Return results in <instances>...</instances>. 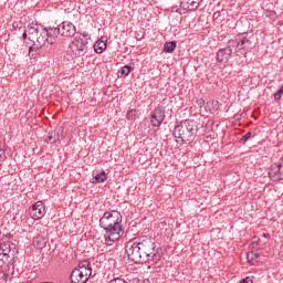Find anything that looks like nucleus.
<instances>
[{
    "instance_id": "aec40b11",
    "label": "nucleus",
    "mask_w": 283,
    "mask_h": 283,
    "mask_svg": "<svg viewBox=\"0 0 283 283\" xmlns=\"http://www.w3.org/2000/svg\"><path fill=\"white\" fill-rule=\"evenodd\" d=\"M93 48L96 54H103L107 50V40H97Z\"/></svg>"
},
{
    "instance_id": "2eb2a0df",
    "label": "nucleus",
    "mask_w": 283,
    "mask_h": 283,
    "mask_svg": "<svg viewBox=\"0 0 283 283\" xmlns=\"http://www.w3.org/2000/svg\"><path fill=\"white\" fill-rule=\"evenodd\" d=\"M61 134H63V127H57L54 130L50 132L46 142L50 143V145H54L55 143H59L61 138Z\"/></svg>"
},
{
    "instance_id": "ddd939ff",
    "label": "nucleus",
    "mask_w": 283,
    "mask_h": 283,
    "mask_svg": "<svg viewBox=\"0 0 283 283\" xmlns=\"http://www.w3.org/2000/svg\"><path fill=\"white\" fill-rule=\"evenodd\" d=\"M232 54L233 49H231L229 45L223 49H219L216 53V61L217 63H229Z\"/></svg>"
},
{
    "instance_id": "423d86ee",
    "label": "nucleus",
    "mask_w": 283,
    "mask_h": 283,
    "mask_svg": "<svg viewBox=\"0 0 283 283\" xmlns=\"http://www.w3.org/2000/svg\"><path fill=\"white\" fill-rule=\"evenodd\" d=\"M123 223V214H120L117 210H112L109 212H105L103 217L99 219V227L109 226V224H122Z\"/></svg>"
},
{
    "instance_id": "f704fd0d",
    "label": "nucleus",
    "mask_w": 283,
    "mask_h": 283,
    "mask_svg": "<svg viewBox=\"0 0 283 283\" xmlns=\"http://www.w3.org/2000/svg\"><path fill=\"white\" fill-rule=\"evenodd\" d=\"M268 13H269V17H272V18H275L276 17V12L275 11H273V10H270V11H268Z\"/></svg>"
},
{
    "instance_id": "7c9ffc66",
    "label": "nucleus",
    "mask_w": 283,
    "mask_h": 283,
    "mask_svg": "<svg viewBox=\"0 0 283 283\" xmlns=\"http://www.w3.org/2000/svg\"><path fill=\"white\" fill-rule=\"evenodd\" d=\"M108 283H127V281H125V279L116 277L111 280Z\"/></svg>"
},
{
    "instance_id": "f257e3e1",
    "label": "nucleus",
    "mask_w": 283,
    "mask_h": 283,
    "mask_svg": "<svg viewBox=\"0 0 283 283\" xmlns=\"http://www.w3.org/2000/svg\"><path fill=\"white\" fill-rule=\"evenodd\" d=\"M176 143L185 145V143H193L198 136V122L195 119H184L177 124L172 130Z\"/></svg>"
},
{
    "instance_id": "b1692460",
    "label": "nucleus",
    "mask_w": 283,
    "mask_h": 283,
    "mask_svg": "<svg viewBox=\"0 0 283 283\" xmlns=\"http://www.w3.org/2000/svg\"><path fill=\"white\" fill-rule=\"evenodd\" d=\"M260 258V253H256L254 251H250L247 253V261L248 263H250L252 266L253 264H255V260H258Z\"/></svg>"
},
{
    "instance_id": "39448f33",
    "label": "nucleus",
    "mask_w": 283,
    "mask_h": 283,
    "mask_svg": "<svg viewBox=\"0 0 283 283\" xmlns=\"http://www.w3.org/2000/svg\"><path fill=\"white\" fill-rule=\"evenodd\" d=\"M125 253L129 262H134V264H144L143 258L140 256V252L138 250V245L136 244V241H129L125 245Z\"/></svg>"
},
{
    "instance_id": "473e14b6",
    "label": "nucleus",
    "mask_w": 283,
    "mask_h": 283,
    "mask_svg": "<svg viewBox=\"0 0 283 283\" xmlns=\"http://www.w3.org/2000/svg\"><path fill=\"white\" fill-rule=\"evenodd\" d=\"M239 283H253V279L251 276H247L245 279H241Z\"/></svg>"
},
{
    "instance_id": "ea45409f",
    "label": "nucleus",
    "mask_w": 283,
    "mask_h": 283,
    "mask_svg": "<svg viewBox=\"0 0 283 283\" xmlns=\"http://www.w3.org/2000/svg\"><path fill=\"white\" fill-rule=\"evenodd\" d=\"M139 283H149V279H146L144 281H139Z\"/></svg>"
},
{
    "instance_id": "412c9836",
    "label": "nucleus",
    "mask_w": 283,
    "mask_h": 283,
    "mask_svg": "<svg viewBox=\"0 0 283 283\" xmlns=\"http://www.w3.org/2000/svg\"><path fill=\"white\" fill-rule=\"evenodd\" d=\"M75 269H80V271H83L84 273L92 275V263L87 260L81 261L77 264V268Z\"/></svg>"
},
{
    "instance_id": "4c0bfd02",
    "label": "nucleus",
    "mask_w": 283,
    "mask_h": 283,
    "mask_svg": "<svg viewBox=\"0 0 283 283\" xmlns=\"http://www.w3.org/2000/svg\"><path fill=\"white\" fill-rule=\"evenodd\" d=\"M22 39H23V41H25V39H28V31H24V32H23Z\"/></svg>"
},
{
    "instance_id": "72a5a7b5",
    "label": "nucleus",
    "mask_w": 283,
    "mask_h": 283,
    "mask_svg": "<svg viewBox=\"0 0 283 283\" xmlns=\"http://www.w3.org/2000/svg\"><path fill=\"white\" fill-rule=\"evenodd\" d=\"M189 6H191L192 10H198V2L191 0V2H188Z\"/></svg>"
},
{
    "instance_id": "58836bf2",
    "label": "nucleus",
    "mask_w": 283,
    "mask_h": 283,
    "mask_svg": "<svg viewBox=\"0 0 283 283\" xmlns=\"http://www.w3.org/2000/svg\"><path fill=\"white\" fill-rule=\"evenodd\" d=\"M263 238L269 239V238H271V234H269V233H263Z\"/></svg>"
},
{
    "instance_id": "e433bc0d",
    "label": "nucleus",
    "mask_w": 283,
    "mask_h": 283,
    "mask_svg": "<svg viewBox=\"0 0 283 283\" xmlns=\"http://www.w3.org/2000/svg\"><path fill=\"white\" fill-rule=\"evenodd\" d=\"M127 283H140V281L138 279H132Z\"/></svg>"
},
{
    "instance_id": "6e6552de",
    "label": "nucleus",
    "mask_w": 283,
    "mask_h": 283,
    "mask_svg": "<svg viewBox=\"0 0 283 283\" xmlns=\"http://www.w3.org/2000/svg\"><path fill=\"white\" fill-rule=\"evenodd\" d=\"M268 174H269V178L273 182L283 180V159H280L279 163L272 164Z\"/></svg>"
},
{
    "instance_id": "1a4fd4ad",
    "label": "nucleus",
    "mask_w": 283,
    "mask_h": 283,
    "mask_svg": "<svg viewBox=\"0 0 283 283\" xmlns=\"http://www.w3.org/2000/svg\"><path fill=\"white\" fill-rule=\"evenodd\" d=\"M48 29H40L38 36L35 38V44L29 48V54L34 52V50H39V48H43L45 43H50V38L48 36Z\"/></svg>"
},
{
    "instance_id": "6ab92c4d",
    "label": "nucleus",
    "mask_w": 283,
    "mask_h": 283,
    "mask_svg": "<svg viewBox=\"0 0 283 283\" xmlns=\"http://www.w3.org/2000/svg\"><path fill=\"white\" fill-rule=\"evenodd\" d=\"M12 264H10V254L8 253H0V269L1 271H6V269H10Z\"/></svg>"
},
{
    "instance_id": "f3484780",
    "label": "nucleus",
    "mask_w": 283,
    "mask_h": 283,
    "mask_svg": "<svg viewBox=\"0 0 283 283\" xmlns=\"http://www.w3.org/2000/svg\"><path fill=\"white\" fill-rule=\"evenodd\" d=\"M105 180H107V172H105V170H102L101 172H93V178L91 182L93 185H98L101 182H105Z\"/></svg>"
},
{
    "instance_id": "a878e982",
    "label": "nucleus",
    "mask_w": 283,
    "mask_h": 283,
    "mask_svg": "<svg viewBox=\"0 0 283 283\" xmlns=\"http://www.w3.org/2000/svg\"><path fill=\"white\" fill-rule=\"evenodd\" d=\"M12 247H14V243H10V242H7V243H2L0 244V253H10V251L12 250Z\"/></svg>"
},
{
    "instance_id": "c85d7f7f",
    "label": "nucleus",
    "mask_w": 283,
    "mask_h": 283,
    "mask_svg": "<svg viewBox=\"0 0 283 283\" xmlns=\"http://www.w3.org/2000/svg\"><path fill=\"white\" fill-rule=\"evenodd\" d=\"M0 273L3 274L2 279H3L4 281L8 280V277H10V268H6V271H4V272L0 270Z\"/></svg>"
},
{
    "instance_id": "0eeeda50",
    "label": "nucleus",
    "mask_w": 283,
    "mask_h": 283,
    "mask_svg": "<svg viewBox=\"0 0 283 283\" xmlns=\"http://www.w3.org/2000/svg\"><path fill=\"white\" fill-rule=\"evenodd\" d=\"M88 43L90 42H87V40L80 38V39L71 42L69 48H70L71 52H73V54H75V56H85V54H87Z\"/></svg>"
},
{
    "instance_id": "bb28decb",
    "label": "nucleus",
    "mask_w": 283,
    "mask_h": 283,
    "mask_svg": "<svg viewBox=\"0 0 283 283\" xmlns=\"http://www.w3.org/2000/svg\"><path fill=\"white\" fill-rule=\"evenodd\" d=\"M126 117L128 120H134V118H136V109L128 111Z\"/></svg>"
},
{
    "instance_id": "f03ea898",
    "label": "nucleus",
    "mask_w": 283,
    "mask_h": 283,
    "mask_svg": "<svg viewBox=\"0 0 283 283\" xmlns=\"http://www.w3.org/2000/svg\"><path fill=\"white\" fill-rule=\"evenodd\" d=\"M135 243L137 244L144 264H147V262L158 264V262H160V254L158 250H156V242H154L151 238L144 237L135 240Z\"/></svg>"
},
{
    "instance_id": "7ed1b4c3",
    "label": "nucleus",
    "mask_w": 283,
    "mask_h": 283,
    "mask_svg": "<svg viewBox=\"0 0 283 283\" xmlns=\"http://www.w3.org/2000/svg\"><path fill=\"white\" fill-rule=\"evenodd\" d=\"M229 43L234 48V52L237 54H242L244 59H247V54H249L250 50L253 49V42H251V38H249V33H239L234 40H230Z\"/></svg>"
},
{
    "instance_id": "20e7f679",
    "label": "nucleus",
    "mask_w": 283,
    "mask_h": 283,
    "mask_svg": "<svg viewBox=\"0 0 283 283\" xmlns=\"http://www.w3.org/2000/svg\"><path fill=\"white\" fill-rule=\"evenodd\" d=\"M101 229H104V239L108 247H112L114 242H118L119 238H123L125 231L123 230V224L112 223L106 226H99Z\"/></svg>"
},
{
    "instance_id": "5701e85b",
    "label": "nucleus",
    "mask_w": 283,
    "mask_h": 283,
    "mask_svg": "<svg viewBox=\"0 0 283 283\" xmlns=\"http://www.w3.org/2000/svg\"><path fill=\"white\" fill-rule=\"evenodd\" d=\"M41 29L35 28V27H30L29 28V41L36 45V38L39 36V32Z\"/></svg>"
},
{
    "instance_id": "a19ab883",
    "label": "nucleus",
    "mask_w": 283,
    "mask_h": 283,
    "mask_svg": "<svg viewBox=\"0 0 283 283\" xmlns=\"http://www.w3.org/2000/svg\"><path fill=\"white\" fill-rule=\"evenodd\" d=\"M108 1H113V0H108Z\"/></svg>"
},
{
    "instance_id": "c756f323",
    "label": "nucleus",
    "mask_w": 283,
    "mask_h": 283,
    "mask_svg": "<svg viewBox=\"0 0 283 283\" xmlns=\"http://www.w3.org/2000/svg\"><path fill=\"white\" fill-rule=\"evenodd\" d=\"M8 157L6 156V150L0 148V163H6Z\"/></svg>"
},
{
    "instance_id": "393cba45",
    "label": "nucleus",
    "mask_w": 283,
    "mask_h": 283,
    "mask_svg": "<svg viewBox=\"0 0 283 283\" xmlns=\"http://www.w3.org/2000/svg\"><path fill=\"white\" fill-rule=\"evenodd\" d=\"M133 70H134V66H132V64H126L120 67L119 74H120V76H129V74H132Z\"/></svg>"
},
{
    "instance_id": "4468645a",
    "label": "nucleus",
    "mask_w": 283,
    "mask_h": 283,
    "mask_svg": "<svg viewBox=\"0 0 283 283\" xmlns=\"http://www.w3.org/2000/svg\"><path fill=\"white\" fill-rule=\"evenodd\" d=\"M61 36H74L76 27L72 22L64 21L59 25Z\"/></svg>"
},
{
    "instance_id": "2f4dec72",
    "label": "nucleus",
    "mask_w": 283,
    "mask_h": 283,
    "mask_svg": "<svg viewBox=\"0 0 283 283\" xmlns=\"http://www.w3.org/2000/svg\"><path fill=\"white\" fill-rule=\"evenodd\" d=\"M196 103H197L198 107H200V108L205 107V98H197Z\"/></svg>"
},
{
    "instance_id": "9d476101",
    "label": "nucleus",
    "mask_w": 283,
    "mask_h": 283,
    "mask_svg": "<svg viewBox=\"0 0 283 283\" xmlns=\"http://www.w3.org/2000/svg\"><path fill=\"white\" fill-rule=\"evenodd\" d=\"M165 120V108L163 106H157L150 115V125L153 127H160Z\"/></svg>"
},
{
    "instance_id": "a211bd4d",
    "label": "nucleus",
    "mask_w": 283,
    "mask_h": 283,
    "mask_svg": "<svg viewBox=\"0 0 283 283\" xmlns=\"http://www.w3.org/2000/svg\"><path fill=\"white\" fill-rule=\"evenodd\" d=\"M32 244L35 249H45L48 240L43 235H36L33 238Z\"/></svg>"
},
{
    "instance_id": "9b49d317",
    "label": "nucleus",
    "mask_w": 283,
    "mask_h": 283,
    "mask_svg": "<svg viewBox=\"0 0 283 283\" xmlns=\"http://www.w3.org/2000/svg\"><path fill=\"white\" fill-rule=\"evenodd\" d=\"M30 216L33 220H41L45 216V203L36 201L30 209Z\"/></svg>"
},
{
    "instance_id": "dca6fc26",
    "label": "nucleus",
    "mask_w": 283,
    "mask_h": 283,
    "mask_svg": "<svg viewBox=\"0 0 283 283\" xmlns=\"http://www.w3.org/2000/svg\"><path fill=\"white\" fill-rule=\"evenodd\" d=\"M61 34V29L57 28H49L48 36H49V45H54L56 43V36Z\"/></svg>"
},
{
    "instance_id": "f8f14e48",
    "label": "nucleus",
    "mask_w": 283,
    "mask_h": 283,
    "mask_svg": "<svg viewBox=\"0 0 283 283\" xmlns=\"http://www.w3.org/2000/svg\"><path fill=\"white\" fill-rule=\"evenodd\" d=\"M90 277H92V274H87L83 270L76 268L71 272L70 275L71 283H87Z\"/></svg>"
},
{
    "instance_id": "cd10ccee",
    "label": "nucleus",
    "mask_w": 283,
    "mask_h": 283,
    "mask_svg": "<svg viewBox=\"0 0 283 283\" xmlns=\"http://www.w3.org/2000/svg\"><path fill=\"white\" fill-rule=\"evenodd\" d=\"M251 138V132H248L245 135H243L240 139V143H247Z\"/></svg>"
},
{
    "instance_id": "4be33fe9",
    "label": "nucleus",
    "mask_w": 283,
    "mask_h": 283,
    "mask_svg": "<svg viewBox=\"0 0 283 283\" xmlns=\"http://www.w3.org/2000/svg\"><path fill=\"white\" fill-rule=\"evenodd\" d=\"M176 48H178V42L177 41H169L164 44V52L166 54H174L176 51Z\"/></svg>"
},
{
    "instance_id": "c9c22d12",
    "label": "nucleus",
    "mask_w": 283,
    "mask_h": 283,
    "mask_svg": "<svg viewBox=\"0 0 283 283\" xmlns=\"http://www.w3.org/2000/svg\"><path fill=\"white\" fill-rule=\"evenodd\" d=\"M211 103L212 107H218V101L208 102V104Z\"/></svg>"
}]
</instances>
